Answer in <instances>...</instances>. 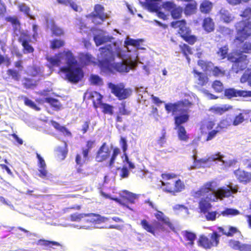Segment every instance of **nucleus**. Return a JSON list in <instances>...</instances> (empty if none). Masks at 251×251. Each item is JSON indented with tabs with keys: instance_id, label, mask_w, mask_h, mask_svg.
Instances as JSON below:
<instances>
[{
	"instance_id": "59",
	"label": "nucleus",
	"mask_w": 251,
	"mask_h": 251,
	"mask_svg": "<svg viewBox=\"0 0 251 251\" xmlns=\"http://www.w3.org/2000/svg\"><path fill=\"white\" fill-rule=\"evenodd\" d=\"M240 82L242 83L248 82L251 86V71L249 73H244L240 78Z\"/></svg>"
},
{
	"instance_id": "10",
	"label": "nucleus",
	"mask_w": 251,
	"mask_h": 251,
	"mask_svg": "<svg viewBox=\"0 0 251 251\" xmlns=\"http://www.w3.org/2000/svg\"><path fill=\"white\" fill-rule=\"evenodd\" d=\"M162 7L167 12L170 13L172 18L174 20H180L182 17L183 8L177 5L174 1H166L162 3Z\"/></svg>"
},
{
	"instance_id": "12",
	"label": "nucleus",
	"mask_w": 251,
	"mask_h": 251,
	"mask_svg": "<svg viewBox=\"0 0 251 251\" xmlns=\"http://www.w3.org/2000/svg\"><path fill=\"white\" fill-rule=\"evenodd\" d=\"M209 238L204 235L200 236L198 245L204 249H210L213 247L217 246L219 243V235L216 232L209 234Z\"/></svg>"
},
{
	"instance_id": "47",
	"label": "nucleus",
	"mask_w": 251,
	"mask_h": 251,
	"mask_svg": "<svg viewBox=\"0 0 251 251\" xmlns=\"http://www.w3.org/2000/svg\"><path fill=\"white\" fill-rule=\"evenodd\" d=\"M104 114L112 115L114 114V106L106 103L102 102L99 107Z\"/></svg>"
},
{
	"instance_id": "60",
	"label": "nucleus",
	"mask_w": 251,
	"mask_h": 251,
	"mask_svg": "<svg viewBox=\"0 0 251 251\" xmlns=\"http://www.w3.org/2000/svg\"><path fill=\"white\" fill-rule=\"evenodd\" d=\"M19 10L26 14L29 15L30 13V8L24 3H21L18 5Z\"/></svg>"
},
{
	"instance_id": "58",
	"label": "nucleus",
	"mask_w": 251,
	"mask_h": 251,
	"mask_svg": "<svg viewBox=\"0 0 251 251\" xmlns=\"http://www.w3.org/2000/svg\"><path fill=\"white\" fill-rule=\"evenodd\" d=\"M166 143V132L165 129L162 132L161 136L157 140V144L160 147H163Z\"/></svg>"
},
{
	"instance_id": "35",
	"label": "nucleus",
	"mask_w": 251,
	"mask_h": 251,
	"mask_svg": "<svg viewBox=\"0 0 251 251\" xmlns=\"http://www.w3.org/2000/svg\"><path fill=\"white\" fill-rule=\"evenodd\" d=\"M221 232L223 235L227 237H232L237 232L240 233L236 227L231 226H226L224 227H221Z\"/></svg>"
},
{
	"instance_id": "15",
	"label": "nucleus",
	"mask_w": 251,
	"mask_h": 251,
	"mask_svg": "<svg viewBox=\"0 0 251 251\" xmlns=\"http://www.w3.org/2000/svg\"><path fill=\"white\" fill-rule=\"evenodd\" d=\"M95 143L94 140H88L86 143V147L81 149L82 155L77 153L75 158V162L77 165L82 167L89 158V153Z\"/></svg>"
},
{
	"instance_id": "46",
	"label": "nucleus",
	"mask_w": 251,
	"mask_h": 251,
	"mask_svg": "<svg viewBox=\"0 0 251 251\" xmlns=\"http://www.w3.org/2000/svg\"><path fill=\"white\" fill-rule=\"evenodd\" d=\"M221 165L222 169H227L228 168L235 165L237 161L234 159H225L224 157L221 155Z\"/></svg>"
},
{
	"instance_id": "45",
	"label": "nucleus",
	"mask_w": 251,
	"mask_h": 251,
	"mask_svg": "<svg viewBox=\"0 0 251 251\" xmlns=\"http://www.w3.org/2000/svg\"><path fill=\"white\" fill-rule=\"evenodd\" d=\"M202 26L206 31L211 32L214 29V23L210 18H205L203 20Z\"/></svg>"
},
{
	"instance_id": "16",
	"label": "nucleus",
	"mask_w": 251,
	"mask_h": 251,
	"mask_svg": "<svg viewBox=\"0 0 251 251\" xmlns=\"http://www.w3.org/2000/svg\"><path fill=\"white\" fill-rule=\"evenodd\" d=\"M131 67L128 65L126 61H123L120 62H111L103 72H108L113 74L116 73H127Z\"/></svg>"
},
{
	"instance_id": "43",
	"label": "nucleus",
	"mask_w": 251,
	"mask_h": 251,
	"mask_svg": "<svg viewBox=\"0 0 251 251\" xmlns=\"http://www.w3.org/2000/svg\"><path fill=\"white\" fill-rule=\"evenodd\" d=\"M88 214H91L88 217H93L90 220V222L94 224H100L102 223H104L107 220V218L100 216L98 214H95L93 213H89Z\"/></svg>"
},
{
	"instance_id": "44",
	"label": "nucleus",
	"mask_w": 251,
	"mask_h": 251,
	"mask_svg": "<svg viewBox=\"0 0 251 251\" xmlns=\"http://www.w3.org/2000/svg\"><path fill=\"white\" fill-rule=\"evenodd\" d=\"M184 188L185 185L184 183L180 179H178L175 181H174V187H171L170 189L171 191H173V194H175L181 192Z\"/></svg>"
},
{
	"instance_id": "26",
	"label": "nucleus",
	"mask_w": 251,
	"mask_h": 251,
	"mask_svg": "<svg viewBox=\"0 0 251 251\" xmlns=\"http://www.w3.org/2000/svg\"><path fill=\"white\" fill-rule=\"evenodd\" d=\"M228 245L231 249L239 251H248L251 248V245L242 244L239 241L233 239L229 241Z\"/></svg>"
},
{
	"instance_id": "41",
	"label": "nucleus",
	"mask_w": 251,
	"mask_h": 251,
	"mask_svg": "<svg viewBox=\"0 0 251 251\" xmlns=\"http://www.w3.org/2000/svg\"><path fill=\"white\" fill-rule=\"evenodd\" d=\"M50 30L52 36L56 37H61L64 35V31L63 29L52 22L50 26Z\"/></svg>"
},
{
	"instance_id": "63",
	"label": "nucleus",
	"mask_w": 251,
	"mask_h": 251,
	"mask_svg": "<svg viewBox=\"0 0 251 251\" xmlns=\"http://www.w3.org/2000/svg\"><path fill=\"white\" fill-rule=\"evenodd\" d=\"M94 40L97 46H99L105 42V40L103 37H101L98 35L94 37Z\"/></svg>"
},
{
	"instance_id": "8",
	"label": "nucleus",
	"mask_w": 251,
	"mask_h": 251,
	"mask_svg": "<svg viewBox=\"0 0 251 251\" xmlns=\"http://www.w3.org/2000/svg\"><path fill=\"white\" fill-rule=\"evenodd\" d=\"M235 27L238 35L235 40L240 43L251 35V20H241L235 24Z\"/></svg>"
},
{
	"instance_id": "49",
	"label": "nucleus",
	"mask_w": 251,
	"mask_h": 251,
	"mask_svg": "<svg viewBox=\"0 0 251 251\" xmlns=\"http://www.w3.org/2000/svg\"><path fill=\"white\" fill-rule=\"evenodd\" d=\"M180 52L185 56L187 58H188L189 55L193 53L191 48L187 44L183 43L179 46Z\"/></svg>"
},
{
	"instance_id": "27",
	"label": "nucleus",
	"mask_w": 251,
	"mask_h": 251,
	"mask_svg": "<svg viewBox=\"0 0 251 251\" xmlns=\"http://www.w3.org/2000/svg\"><path fill=\"white\" fill-rule=\"evenodd\" d=\"M192 73L194 74V77L197 79V83L199 86L201 87L203 86L208 82L209 79L206 74L198 72L196 70H193Z\"/></svg>"
},
{
	"instance_id": "18",
	"label": "nucleus",
	"mask_w": 251,
	"mask_h": 251,
	"mask_svg": "<svg viewBox=\"0 0 251 251\" xmlns=\"http://www.w3.org/2000/svg\"><path fill=\"white\" fill-rule=\"evenodd\" d=\"M162 0H148L146 2L145 4L150 11L156 12L159 18L166 20L168 19L167 15L164 12L160 11L161 7L159 5V2Z\"/></svg>"
},
{
	"instance_id": "30",
	"label": "nucleus",
	"mask_w": 251,
	"mask_h": 251,
	"mask_svg": "<svg viewBox=\"0 0 251 251\" xmlns=\"http://www.w3.org/2000/svg\"><path fill=\"white\" fill-rule=\"evenodd\" d=\"M211 201H213L210 200L209 198H206V197L201 199L199 202V208L201 213L205 214L208 212L212 206L210 202Z\"/></svg>"
},
{
	"instance_id": "29",
	"label": "nucleus",
	"mask_w": 251,
	"mask_h": 251,
	"mask_svg": "<svg viewBox=\"0 0 251 251\" xmlns=\"http://www.w3.org/2000/svg\"><path fill=\"white\" fill-rule=\"evenodd\" d=\"M197 3L195 0L187 3L183 8V12L186 16H190L195 14L197 10Z\"/></svg>"
},
{
	"instance_id": "56",
	"label": "nucleus",
	"mask_w": 251,
	"mask_h": 251,
	"mask_svg": "<svg viewBox=\"0 0 251 251\" xmlns=\"http://www.w3.org/2000/svg\"><path fill=\"white\" fill-rule=\"evenodd\" d=\"M90 81L92 84L95 85H101L103 84L102 79L98 75H91Z\"/></svg>"
},
{
	"instance_id": "54",
	"label": "nucleus",
	"mask_w": 251,
	"mask_h": 251,
	"mask_svg": "<svg viewBox=\"0 0 251 251\" xmlns=\"http://www.w3.org/2000/svg\"><path fill=\"white\" fill-rule=\"evenodd\" d=\"M23 99H24V104L26 106L32 108L33 109H34L36 111H40V109H41L40 108L38 107L37 106V105L33 101L29 100L26 97H24Z\"/></svg>"
},
{
	"instance_id": "9",
	"label": "nucleus",
	"mask_w": 251,
	"mask_h": 251,
	"mask_svg": "<svg viewBox=\"0 0 251 251\" xmlns=\"http://www.w3.org/2000/svg\"><path fill=\"white\" fill-rule=\"evenodd\" d=\"M108 87L110 89L111 92L119 100H124L129 98L132 94V90L130 88H126L123 83L117 84L109 82Z\"/></svg>"
},
{
	"instance_id": "37",
	"label": "nucleus",
	"mask_w": 251,
	"mask_h": 251,
	"mask_svg": "<svg viewBox=\"0 0 251 251\" xmlns=\"http://www.w3.org/2000/svg\"><path fill=\"white\" fill-rule=\"evenodd\" d=\"M213 7V4L211 2L204 0L200 5V10L203 14H209Z\"/></svg>"
},
{
	"instance_id": "21",
	"label": "nucleus",
	"mask_w": 251,
	"mask_h": 251,
	"mask_svg": "<svg viewBox=\"0 0 251 251\" xmlns=\"http://www.w3.org/2000/svg\"><path fill=\"white\" fill-rule=\"evenodd\" d=\"M234 174L238 181L244 184H247L251 182V173L241 169H238L234 171Z\"/></svg>"
},
{
	"instance_id": "3",
	"label": "nucleus",
	"mask_w": 251,
	"mask_h": 251,
	"mask_svg": "<svg viewBox=\"0 0 251 251\" xmlns=\"http://www.w3.org/2000/svg\"><path fill=\"white\" fill-rule=\"evenodd\" d=\"M244 53H251V42H245L241 47V50H234L228 56V60L233 63L232 68L236 73L244 70L249 63L247 55Z\"/></svg>"
},
{
	"instance_id": "13",
	"label": "nucleus",
	"mask_w": 251,
	"mask_h": 251,
	"mask_svg": "<svg viewBox=\"0 0 251 251\" xmlns=\"http://www.w3.org/2000/svg\"><path fill=\"white\" fill-rule=\"evenodd\" d=\"M101 60L98 61V66L102 71L114 60V57L111 50L106 47H101L99 49Z\"/></svg>"
},
{
	"instance_id": "24",
	"label": "nucleus",
	"mask_w": 251,
	"mask_h": 251,
	"mask_svg": "<svg viewBox=\"0 0 251 251\" xmlns=\"http://www.w3.org/2000/svg\"><path fill=\"white\" fill-rule=\"evenodd\" d=\"M68 51H71L64 50L62 52L56 54L54 57H48L47 59L52 66H59L63 57L65 58V59L67 61L66 53Z\"/></svg>"
},
{
	"instance_id": "31",
	"label": "nucleus",
	"mask_w": 251,
	"mask_h": 251,
	"mask_svg": "<svg viewBox=\"0 0 251 251\" xmlns=\"http://www.w3.org/2000/svg\"><path fill=\"white\" fill-rule=\"evenodd\" d=\"M140 225L144 230L153 235H155V231L157 230L154 224L153 225L151 224L149 221L145 219L141 221Z\"/></svg>"
},
{
	"instance_id": "6",
	"label": "nucleus",
	"mask_w": 251,
	"mask_h": 251,
	"mask_svg": "<svg viewBox=\"0 0 251 251\" xmlns=\"http://www.w3.org/2000/svg\"><path fill=\"white\" fill-rule=\"evenodd\" d=\"M217 185L214 181L208 182L201 186L196 193L198 197L204 196L210 200L215 201L220 198V189L216 190Z\"/></svg>"
},
{
	"instance_id": "57",
	"label": "nucleus",
	"mask_w": 251,
	"mask_h": 251,
	"mask_svg": "<svg viewBox=\"0 0 251 251\" xmlns=\"http://www.w3.org/2000/svg\"><path fill=\"white\" fill-rule=\"evenodd\" d=\"M240 16L244 18H245L249 21L251 19V7H247L241 12Z\"/></svg>"
},
{
	"instance_id": "48",
	"label": "nucleus",
	"mask_w": 251,
	"mask_h": 251,
	"mask_svg": "<svg viewBox=\"0 0 251 251\" xmlns=\"http://www.w3.org/2000/svg\"><path fill=\"white\" fill-rule=\"evenodd\" d=\"M248 114L249 112L244 111L235 116L232 122L233 125L236 126L242 123L245 120V116Z\"/></svg>"
},
{
	"instance_id": "19",
	"label": "nucleus",
	"mask_w": 251,
	"mask_h": 251,
	"mask_svg": "<svg viewBox=\"0 0 251 251\" xmlns=\"http://www.w3.org/2000/svg\"><path fill=\"white\" fill-rule=\"evenodd\" d=\"M161 177L163 179L161 181V185L164 186L165 190L166 192L172 193L170 188L174 187V181L173 179L177 177V175L174 173H163L161 174Z\"/></svg>"
},
{
	"instance_id": "23",
	"label": "nucleus",
	"mask_w": 251,
	"mask_h": 251,
	"mask_svg": "<svg viewBox=\"0 0 251 251\" xmlns=\"http://www.w3.org/2000/svg\"><path fill=\"white\" fill-rule=\"evenodd\" d=\"M131 114V110L126 106V102L123 101L121 103V106L118 108V111L115 118L116 123H122L123 119L122 116H128Z\"/></svg>"
},
{
	"instance_id": "2",
	"label": "nucleus",
	"mask_w": 251,
	"mask_h": 251,
	"mask_svg": "<svg viewBox=\"0 0 251 251\" xmlns=\"http://www.w3.org/2000/svg\"><path fill=\"white\" fill-rule=\"evenodd\" d=\"M67 66L60 68L61 72L65 74V79L72 83H77L84 76L83 70L78 65L77 60L71 51L66 53Z\"/></svg>"
},
{
	"instance_id": "55",
	"label": "nucleus",
	"mask_w": 251,
	"mask_h": 251,
	"mask_svg": "<svg viewBox=\"0 0 251 251\" xmlns=\"http://www.w3.org/2000/svg\"><path fill=\"white\" fill-rule=\"evenodd\" d=\"M8 75L11 76L12 78L16 81H19L21 77V75L17 70L9 69L7 71Z\"/></svg>"
},
{
	"instance_id": "4",
	"label": "nucleus",
	"mask_w": 251,
	"mask_h": 251,
	"mask_svg": "<svg viewBox=\"0 0 251 251\" xmlns=\"http://www.w3.org/2000/svg\"><path fill=\"white\" fill-rule=\"evenodd\" d=\"M120 153V150L116 147L112 150V153L110 156L111 151L106 146V143L104 142L100 146L96 153L95 159L97 162H103L109 158L107 166L110 168L113 167L117 156Z\"/></svg>"
},
{
	"instance_id": "51",
	"label": "nucleus",
	"mask_w": 251,
	"mask_h": 251,
	"mask_svg": "<svg viewBox=\"0 0 251 251\" xmlns=\"http://www.w3.org/2000/svg\"><path fill=\"white\" fill-rule=\"evenodd\" d=\"M90 215H91V214L74 213L70 215V220L72 222H79L82 218L90 216Z\"/></svg>"
},
{
	"instance_id": "42",
	"label": "nucleus",
	"mask_w": 251,
	"mask_h": 251,
	"mask_svg": "<svg viewBox=\"0 0 251 251\" xmlns=\"http://www.w3.org/2000/svg\"><path fill=\"white\" fill-rule=\"evenodd\" d=\"M237 191V188L233 187L231 185L229 186L228 189H224L221 187V200L224 197H229L232 193H236Z\"/></svg>"
},
{
	"instance_id": "39",
	"label": "nucleus",
	"mask_w": 251,
	"mask_h": 251,
	"mask_svg": "<svg viewBox=\"0 0 251 251\" xmlns=\"http://www.w3.org/2000/svg\"><path fill=\"white\" fill-rule=\"evenodd\" d=\"M37 244L50 248H53V246H56L59 247L60 250H62V245L59 243L55 241H50L45 239H40L38 241Z\"/></svg>"
},
{
	"instance_id": "61",
	"label": "nucleus",
	"mask_w": 251,
	"mask_h": 251,
	"mask_svg": "<svg viewBox=\"0 0 251 251\" xmlns=\"http://www.w3.org/2000/svg\"><path fill=\"white\" fill-rule=\"evenodd\" d=\"M7 22H10L14 25H20V23L18 19L16 17L8 16L5 18Z\"/></svg>"
},
{
	"instance_id": "64",
	"label": "nucleus",
	"mask_w": 251,
	"mask_h": 251,
	"mask_svg": "<svg viewBox=\"0 0 251 251\" xmlns=\"http://www.w3.org/2000/svg\"><path fill=\"white\" fill-rule=\"evenodd\" d=\"M90 125V120L89 119H88L87 121L84 122L81 129V131L83 134H85L88 131Z\"/></svg>"
},
{
	"instance_id": "50",
	"label": "nucleus",
	"mask_w": 251,
	"mask_h": 251,
	"mask_svg": "<svg viewBox=\"0 0 251 251\" xmlns=\"http://www.w3.org/2000/svg\"><path fill=\"white\" fill-rule=\"evenodd\" d=\"M65 45V42L63 40L54 39L51 41L50 48L52 50L58 49Z\"/></svg>"
},
{
	"instance_id": "5",
	"label": "nucleus",
	"mask_w": 251,
	"mask_h": 251,
	"mask_svg": "<svg viewBox=\"0 0 251 251\" xmlns=\"http://www.w3.org/2000/svg\"><path fill=\"white\" fill-rule=\"evenodd\" d=\"M170 26L174 29L177 28V33L180 37L189 45H193L197 42V37L191 34V29L187 26L185 19L172 21Z\"/></svg>"
},
{
	"instance_id": "1",
	"label": "nucleus",
	"mask_w": 251,
	"mask_h": 251,
	"mask_svg": "<svg viewBox=\"0 0 251 251\" xmlns=\"http://www.w3.org/2000/svg\"><path fill=\"white\" fill-rule=\"evenodd\" d=\"M192 105V102L185 99L174 103L168 102L164 105L167 113L174 116L175 129L177 130L178 138L181 141L187 142L189 138V134L182 125L189 121V108Z\"/></svg>"
},
{
	"instance_id": "40",
	"label": "nucleus",
	"mask_w": 251,
	"mask_h": 251,
	"mask_svg": "<svg viewBox=\"0 0 251 251\" xmlns=\"http://www.w3.org/2000/svg\"><path fill=\"white\" fill-rule=\"evenodd\" d=\"M22 85L26 89H32L37 85V81L32 78L25 77L22 80Z\"/></svg>"
},
{
	"instance_id": "32",
	"label": "nucleus",
	"mask_w": 251,
	"mask_h": 251,
	"mask_svg": "<svg viewBox=\"0 0 251 251\" xmlns=\"http://www.w3.org/2000/svg\"><path fill=\"white\" fill-rule=\"evenodd\" d=\"M215 123L212 121H208L207 120H204L201 122L200 129L202 135L206 134L208 132L211 130L214 126Z\"/></svg>"
},
{
	"instance_id": "53",
	"label": "nucleus",
	"mask_w": 251,
	"mask_h": 251,
	"mask_svg": "<svg viewBox=\"0 0 251 251\" xmlns=\"http://www.w3.org/2000/svg\"><path fill=\"white\" fill-rule=\"evenodd\" d=\"M84 63L86 65L93 64L96 65L97 63L95 62V58L91 54L89 53L85 54L82 58Z\"/></svg>"
},
{
	"instance_id": "20",
	"label": "nucleus",
	"mask_w": 251,
	"mask_h": 251,
	"mask_svg": "<svg viewBox=\"0 0 251 251\" xmlns=\"http://www.w3.org/2000/svg\"><path fill=\"white\" fill-rule=\"evenodd\" d=\"M224 95L228 99L237 97H251V91L236 90L234 88H229L225 90Z\"/></svg>"
},
{
	"instance_id": "62",
	"label": "nucleus",
	"mask_w": 251,
	"mask_h": 251,
	"mask_svg": "<svg viewBox=\"0 0 251 251\" xmlns=\"http://www.w3.org/2000/svg\"><path fill=\"white\" fill-rule=\"evenodd\" d=\"M119 142L123 152H126L127 150V144L126 138L121 137Z\"/></svg>"
},
{
	"instance_id": "22",
	"label": "nucleus",
	"mask_w": 251,
	"mask_h": 251,
	"mask_svg": "<svg viewBox=\"0 0 251 251\" xmlns=\"http://www.w3.org/2000/svg\"><path fill=\"white\" fill-rule=\"evenodd\" d=\"M87 17H90L93 20L96 18H99L103 21L106 18V15L104 13V7L100 4H95L94 7V11L90 13Z\"/></svg>"
},
{
	"instance_id": "33",
	"label": "nucleus",
	"mask_w": 251,
	"mask_h": 251,
	"mask_svg": "<svg viewBox=\"0 0 251 251\" xmlns=\"http://www.w3.org/2000/svg\"><path fill=\"white\" fill-rule=\"evenodd\" d=\"M45 101L50 104L53 110L59 111L62 108V105L59 100L56 99L47 97L45 99Z\"/></svg>"
},
{
	"instance_id": "38",
	"label": "nucleus",
	"mask_w": 251,
	"mask_h": 251,
	"mask_svg": "<svg viewBox=\"0 0 251 251\" xmlns=\"http://www.w3.org/2000/svg\"><path fill=\"white\" fill-rule=\"evenodd\" d=\"M182 235L184 239L188 241V245L193 246L194 244V241L196 238V235L191 231L185 230L182 232Z\"/></svg>"
},
{
	"instance_id": "17",
	"label": "nucleus",
	"mask_w": 251,
	"mask_h": 251,
	"mask_svg": "<svg viewBox=\"0 0 251 251\" xmlns=\"http://www.w3.org/2000/svg\"><path fill=\"white\" fill-rule=\"evenodd\" d=\"M18 40L23 47L22 51L24 54L32 53L34 51V48L30 44L31 37L27 32H21Z\"/></svg>"
},
{
	"instance_id": "52",
	"label": "nucleus",
	"mask_w": 251,
	"mask_h": 251,
	"mask_svg": "<svg viewBox=\"0 0 251 251\" xmlns=\"http://www.w3.org/2000/svg\"><path fill=\"white\" fill-rule=\"evenodd\" d=\"M239 214L240 212L239 210L235 209L227 208L221 212V214L224 216H233L239 215Z\"/></svg>"
},
{
	"instance_id": "36",
	"label": "nucleus",
	"mask_w": 251,
	"mask_h": 251,
	"mask_svg": "<svg viewBox=\"0 0 251 251\" xmlns=\"http://www.w3.org/2000/svg\"><path fill=\"white\" fill-rule=\"evenodd\" d=\"M144 40L141 39H133L130 38H127L125 41L126 46H131L138 49H143L141 47V44L143 42Z\"/></svg>"
},
{
	"instance_id": "7",
	"label": "nucleus",
	"mask_w": 251,
	"mask_h": 251,
	"mask_svg": "<svg viewBox=\"0 0 251 251\" xmlns=\"http://www.w3.org/2000/svg\"><path fill=\"white\" fill-rule=\"evenodd\" d=\"M101 196L106 198L113 200L124 207L129 208L127 203H134L135 200L137 199V195L127 190H123L122 193L120 194V198H113L110 195L104 192H101Z\"/></svg>"
},
{
	"instance_id": "34",
	"label": "nucleus",
	"mask_w": 251,
	"mask_h": 251,
	"mask_svg": "<svg viewBox=\"0 0 251 251\" xmlns=\"http://www.w3.org/2000/svg\"><path fill=\"white\" fill-rule=\"evenodd\" d=\"M50 123L56 130L63 133L65 136H71L72 135L71 132L65 126H61L57 122L51 120Z\"/></svg>"
},
{
	"instance_id": "11",
	"label": "nucleus",
	"mask_w": 251,
	"mask_h": 251,
	"mask_svg": "<svg viewBox=\"0 0 251 251\" xmlns=\"http://www.w3.org/2000/svg\"><path fill=\"white\" fill-rule=\"evenodd\" d=\"M154 216L157 221L153 222V224L155 225L158 230L165 231L166 230L165 226H167L171 230L175 229L174 225L169 218L167 217L162 211L157 210L154 214Z\"/></svg>"
},
{
	"instance_id": "25",
	"label": "nucleus",
	"mask_w": 251,
	"mask_h": 251,
	"mask_svg": "<svg viewBox=\"0 0 251 251\" xmlns=\"http://www.w3.org/2000/svg\"><path fill=\"white\" fill-rule=\"evenodd\" d=\"M198 65L206 71L212 72L213 75L217 76L220 74V68L218 67H214L211 62H206L203 60L198 61Z\"/></svg>"
},
{
	"instance_id": "28",
	"label": "nucleus",
	"mask_w": 251,
	"mask_h": 251,
	"mask_svg": "<svg viewBox=\"0 0 251 251\" xmlns=\"http://www.w3.org/2000/svg\"><path fill=\"white\" fill-rule=\"evenodd\" d=\"M89 99L92 100L93 106L98 108L102 103L103 96L97 91H92L89 93Z\"/></svg>"
},
{
	"instance_id": "14",
	"label": "nucleus",
	"mask_w": 251,
	"mask_h": 251,
	"mask_svg": "<svg viewBox=\"0 0 251 251\" xmlns=\"http://www.w3.org/2000/svg\"><path fill=\"white\" fill-rule=\"evenodd\" d=\"M95 143L94 140H88L86 143V147L81 149L82 155L77 153L75 158V162L77 165L82 167L89 158V153Z\"/></svg>"
}]
</instances>
